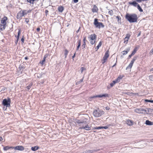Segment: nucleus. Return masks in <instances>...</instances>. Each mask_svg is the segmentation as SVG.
<instances>
[{"instance_id": "5701e85b", "label": "nucleus", "mask_w": 153, "mask_h": 153, "mask_svg": "<svg viewBox=\"0 0 153 153\" xmlns=\"http://www.w3.org/2000/svg\"><path fill=\"white\" fill-rule=\"evenodd\" d=\"M146 124L148 125H153L152 122L149 121V120H146Z\"/></svg>"}, {"instance_id": "79ce46f5", "label": "nucleus", "mask_w": 153, "mask_h": 153, "mask_svg": "<svg viewBox=\"0 0 153 153\" xmlns=\"http://www.w3.org/2000/svg\"><path fill=\"white\" fill-rule=\"evenodd\" d=\"M149 79L151 81H153V76H149Z\"/></svg>"}, {"instance_id": "6e6552de", "label": "nucleus", "mask_w": 153, "mask_h": 153, "mask_svg": "<svg viewBox=\"0 0 153 153\" xmlns=\"http://www.w3.org/2000/svg\"><path fill=\"white\" fill-rule=\"evenodd\" d=\"M79 129H85L86 130H91V128L88 126V124L85 126H82L79 127Z\"/></svg>"}, {"instance_id": "7c9ffc66", "label": "nucleus", "mask_w": 153, "mask_h": 153, "mask_svg": "<svg viewBox=\"0 0 153 153\" xmlns=\"http://www.w3.org/2000/svg\"><path fill=\"white\" fill-rule=\"evenodd\" d=\"M137 8L140 12H142L143 11V10L141 8L140 5L138 4L137 5Z\"/></svg>"}, {"instance_id": "3c124183", "label": "nucleus", "mask_w": 153, "mask_h": 153, "mask_svg": "<svg viewBox=\"0 0 153 153\" xmlns=\"http://www.w3.org/2000/svg\"><path fill=\"white\" fill-rule=\"evenodd\" d=\"M36 0H27V1L28 2H30V3H31V1H35Z\"/></svg>"}, {"instance_id": "de8ad7c7", "label": "nucleus", "mask_w": 153, "mask_h": 153, "mask_svg": "<svg viewBox=\"0 0 153 153\" xmlns=\"http://www.w3.org/2000/svg\"><path fill=\"white\" fill-rule=\"evenodd\" d=\"M102 44V42L101 41H100L99 43L98 46L100 47L101 46Z\"/></svg>"}, {"instance_id": "603ef678", "label": "nucleus", "mask_w": 153, "mask_h": 153, "mask_svg": "<svg viewBox=\"0 0 153 153\" xmlns=\"http://www.w3.org/2000/svg\"><path fill=\"white\" fill-rule=\"evenodd\" d=\"M105 109L107 110H109L110 109V108L108 106H107L105 107Z\"/></svg>"}, {"instance_id": "864d4df0", "label": "nucleus", "mask_w": 153, "mask_h": 153, "mask_svg": "<svg viewBox=\"0 0 153 153\" xmlns=\"http://www.w3.org/2000/svg\"><path fill=\"white\" fill-rule=\"evenodd\" d=\"M82 47L83 49H84L85 47V45L82 44Z\"/></svg>"}, {"instance_id": "e2e57ef3", "label": "nucleus", "mask_w": 153, "mask_h": 153, "mask_svg": "<svg viewBox=\"0 0 153 153\" xmlns=\"http://www.w3.org/2000/svg\"><path fill=\"white\" fill-rule=\"evenodd\" d=\"M141 32L140 31V32H139V34H138L137 36L139 37V36H140L141 35Z\"/></svg>"}, {"instance_id": "338daca9", "label": "nucleus", "mask_w": 153, "mask_h": 153, "mask_svg": "<svg viewBox=\"0 0 153 153\" xmlns=\"http://www.w3.org/2000/svg\"><path fill=\"white\" fill-rule=\"evenodd\" d=\"M108 128V127L107 126L103 127V128L106 129H107Z\"/></svg>"}, {"instance_id": "49530a36", "label": "nucleus", "mask_w": 153, "mask_h": 153, "mask_svg": "<svg viewBox=\"0 0 153 153\" xmlns=\"http://www.w3.org/2000/svg\"><path fill=\"white\" fill-rule=\"evenodd\" d=\"M25 22L27 23H28V22H29V19L28 18H25Z\"/></svg>"}, {"instance_id": "9b49d317", "label": "nucleus", "mask_w": 153, "mask_h": 153, "mask_svg": "<svg viewBox=\"0 0 153 153\" xmlns=\"http://www.w3.org/2000/svg\"><path fill=\"white\" fill-rule=\"evenodd\" d=\"M7 20V17L5 16L3 19L1 21V23L4 26H6V21Z\"/></svg>"}, {"instance_id": "7ed1b4c3", "label": "nucleus", "mask_w": 153, "mask_h": 153, "mask_svg": "<svg viewBox=\"0 0 153 153\" xmlns=\"http://www.w3.org/2000/svg\"><path fill=\"white\" fill-rule=\"evenodd\" d=\"M88 38L89 39V41L91 44L93 45L97 39V36L95 34H91L89 36Z\"/></svg>"}, {"instance_id": "cd10ccee", "label": "nucleus", "mask_w": 153, "mask_h": 153, "mask_svg": "<svg viewBox=\"0 0 153 153\" xmlns=\"http://www.w3.org/2000/svg\"><path fill=\"white\" fill-rule=\"evenodd\" d=\"M117 83V82L115 80L113 81L110 84L111 87H112Z\"/></svg>"}, {"instance_id": "bb28decb", "label": "nucleus", "mask_w": 153, "mask_h": 153, "mask_svg": "<svg viewBox=\"0 0 153 153\" xmlns=\"http://www.w3.org/2000/svg\"><path fill=\"white\" fill-rule=\"evenodd\" d=\"M58 11L61 12H62L64 10V8L62 6H59L58 8Z\"/></svg>"}, {"instance_id": "0eeeda50", "label": "nucleus", "mask_w": 153, "mask_h": 153, "mask_svg": "<svg viewBox=\"0 0 153 153\" xmlns=\"http://www.w3.org/2000/svg\"><path fill=\"white\" fill-rule=\"evenodd\" d=\"M134 111L138 114H144L145 113V111H146L145 109L142 108H136L134 110Z\"/></svg>"}, {"instance_id": "a18cd8bd", "label": "nucleus", "mask_w": 153, "mask_h": 153, "mask_svg": "<svg viewBox=\"0 0 153 153\" xmlns=\"http://www.w3.org/2000/svg\"><path fill=\"white\" fill-rule=\"evenodd\" d=\"M19 68L20 69V70H21L22 69H23L24 68V66H23L22 65V66L20 65L19 67Z\"/></svg>"}, {"instance_id": "680f3d73", "label": "nucleus", "mask_w": 153, "mask_h": 153, "mask_svg": "<svg viewBox=\"0 0 153 153\" xmlns=\"http://www.w3.org/2000/svg\"><path fill=\"white\" fill-rule=\"evenodd\" d=\"M3 140V139L2 137H1L0 136V141H2Z\"/></svg>"}, {"instance_id": "9d476101", "label": "nucleus", "mask_w": 153, "mask_h": 153, "mask_svg": "<svg viewBox=\"0 0 153 153\" xmlns=\"http://www.w3.org/2000/svg\"><path fill=\"white\" fill-rule=\"evenodd\" d=\"M23 16V15L22 14V11H21L17 13L16 17L18 19H21Z\"/></svg>"}, {"instance_id": "4d7b16f0", "label": "nucleus", "mask_w": 153, "mask_h": 153, "mask_svg": "<svg viewBox=\"0 0 153 153\" xmlns=\"http://www.w3.org/2000/svg\"><path fill=\"white\" fill-rule=\"evenodd\" d=\"M100 47L98 46H97L96 48H95V49H97L96 51H97L99 48Z\"/></svg>"}, {"instance_id": "6e6d98bb", "label": "nucleus", "mask_w": 153, "mask_h": 153, "mask_svg": "<svg viewBox=\"0 0 153 153\" xmlns=\"http://www.w3.org/2000/svg\"><path fill=\"white\" fill-rule=\"evenodd\" d=\"M21 40L22 41V42H23V43H24V39L23 38H22L21 39Z\"/></svg>"}, {"instance_id": "4be33fe9", "label": "nucleus", "mask_w": 153, "mask_h": 153, "mask_svg": "<svg viewBox=\"0 0 153 153\" xmlns=\"http://www.w3.org/2000/svg\"><path fill=\"white\" fill-rule=\"evenodd\" d=\"M82 120H85L86 121V123L85 124H84V123H81V125H79V126H86L87 124H88V123L87 122V119H85Z\"/></svg>"}, {"instance_id": "c03bdc74", "label": "nucleus", "mask_w": 153, "mask_h": 153, "mask_svg": "<svg viewBox=\"0 0 153 153\" xmlns=\"http://www.w3.org/2000/svg\"><path fill=\"white\" fill-rule=\"evenodd\" d=\"M116 18L118 20V22H119V21L120 19H121V18L119 16H117L116 17Z\"/></svg>"}, {"instance_id": "052dcab7", "label": "nucleus", "mask_w": 153, "mask_h": 153, "mask_svg": "<svg viewBox=\"0 0 153 153\" xmlns=\"http://www.w3.org/2000/svg\"><path fill=\"white\" fill-rule=\"evenodd\" d=\"M32 83H30V84L28 85V86H30L29 87L31 88V86H32Z\"/></svg>"}, {"instance_id": "2eb2a0df", "label": "nucleus", "mask_w": 153, "mask_h": 153, "mask_svg": "<svg viewBox=\"0 0 153 153\" xmlns=\"http://www.w3.org/2000/svg\"><path fill=\"white\" fill-rule=\"evenodd\" d=\"M126 124L129 126H131L133 125V122L130 120H127L126 121Z\"/></svg>"}, {"instance_id": "58836bf2", "label": "nucleus", "mask_w": 153, "mask_h": 153, "mask_svg": "<svg viewBox=\"0 0 153 153\" xmlns=\"http://www.w3.org/2000/svg\"><path fill=\"white\" fill-rule=\"evenodd\" d=\"M86 70V69L83 67H81V73H82L83 72V71L85 70Z\"/></svg>"}, {"instance_id": "5fc2aeb1", "label": "nucleus", "mask_w": 153, "mask_h": 153, "mask_svg": "<svg viewBox=\"0 0 153 153\" xmlns=\"http://www.w3.org/2000/svg\"><path fill=\"white\" fill-rule=\"evenodd\" d=\"M40 28L38 27L36 29V30L38 32H39L40 31Z\"/></svg>"}, {"instance_id": "f8f14e48", "label": "nucleus", "mask_w": 153, "mask_h": 153, "mask_svg": "<svg viewBox=\"0 0 153 153\" xmlns=\"http://www.w3.org/2000/svg\"><path fill=\"white\" fill-rule=\"evenodd\" d=\"M145 110L146 111H145V113L147 114H152L153 113V109L148 108L145 109Z\"/></svg>"}, {"instance_id": "39448f33", "label": "nucleus", "mask_w": 153, "mask_h": 153, "mask_svg": "<svg viewBox=\"0 0 153 153\" xmlns=\"http://www.w3.org/2000/svg\"><path fill=\"white\" fill-rule=\"evenodd\" d=\"M11 102L10 99L8 98L4 99L2 101V104L4 106H5L6 107H9L10 106V103Z\"/></svg>"}, {"instance_id": "f03ea898", "label": "nucleus", "mask_w": 153, "mask_h": 153, "mask_svg": "<svg viewBox=\"0 0 153 153\" xmlns=\"http://www.w3.org/2000/svg\"><path fill=\"white\" fill-rule=\"evenodd\" d=\"M104 112L102 110L98 108L94 110L93 112V114L95 117H99L103 114Z\"/></svg>"}, {"instance_id": "ea45409f", "label": "nucleus", "mask_w": 153, "mask_h": 153, "mask_svg": "<svg viewBox=\"0 0 153 153\" xmlns=\"http://www.w3.org/2000/svg\"><path fill=\"white\" fill-rule=\"evenodd\" d=\"M102 128H103V127L102 126L97 127L94 128V129H100Z\"/></svg>"}, {"instance_id": "4468645a", "label": "nucleus", "mask_w": 153, "mask_h": 153, "mask_svg": "<svg viewBox=\"0 0 153 153\" xmlns=\"http://www.w3.org/2000/svg\"><path fill=\"white\" fill-rule=\"evenodd\" d=\"M99 149H93L92 150H88L85 151V153H92L98 151Z\"/></svg>"}, {"instance_id": "13d9d810", "label": "nucleus", "mask_w": 153, "mask_h": 153, "mask_svg": "<svg viewBox=\"0 0 153 153\" xmlns=\"http://www.w3.org/2000/svg\"><path fill=\"white\" fill-rule=\"evenodd\" d=\"M32 83H30V84L28 85V86H30L29 87L31 88V86H32Z\"/></svg>"}, {"instance_id": "c756f323", "label": "nucleus", "mask_w": 153, "mask_h": 153, "mask_svg": "<svg viewBox=\"0 0 153 153\" xmlns=\"http://www.w3.org/2000/svg\"><path fill=\"white\" fill-rule=\"evenodd\" d=\"M10 148H13L12 147H10L8 146H6L4 147L3 149L4 151H7Z\"/></svg>"}, {"instance_id": "393cba45", "label": "nucleus", "mask_w": 153, "mask_h": 153, "mask_svg": "<svg viewBox=\"0 0 153 153\" xmlns=\"http://www.w3.org/2000/svg\"><path fill=\"white\" fill-rule=\"evenodd\" d=\"M47 56L45 55L43 58V60L40 62V63L42 64V65H43L44 62L45 61V59L47 57Z\"/></svg>"}, {"instance_id": "f704fd0d", "label": "nucleus", "mask_w": 153, "mask_h": 153, "mask_svg": "<svg viewBox=\"0 0 153 153\" xmlns=\"http://www.w3.org/2000/svg\"><path fill=\"white\" fill-rule=\"evenodd\" d=\"M137 59V56H134L132 60L131 61V62L134 63V62Z\"/></svg>"}, {"instance_id": "423d86ee", "label": "nucleus", "mask_w": 153, "mask_h": 153, "mask_svg": "<svg viewBox=\"0 0 153 153\" xmlns=\"http://www.w3.org/2000/svg\"><path fill=\"white\" fill-rule=\"evenodd\" d=\"M108 51H107L105 53L104 55L103 59L102 60V64H104L105 62L107 59L109 57V54Z\"/></svg>"}, {"instance_id": "a878e982", "label": "nucleus", "mask_w": 153, "mask_h": 153, "mask_svg": "<svg viewBox=\"0 0 153 153\" xmlns=\"http://www.w3.org/2000/svg\"><path fill=\"white\" fill-rule=\"evenodd\" d=\"M6 27L4 25H3L0 24V30H3L5 29Z\"/></svg>"}, {"instance_id": "c85d7f7f", "label": "nucleus", "mask_w": 153, "mask_h": 153, "mask_svg": "<svg viewBox=\"0 0 153 153\" xmlns=\"http://www.w3.org/2000/svg\"><path fill=\"white\" fill-rule=\"evenodd\" d=\"M22 14L23 15V16L25 15H26L27 13L29 12V11H27L26 10H24L22 11Z\"/></svg>"}, {"instance_id": "473e14b6", "label": "nucleus", "mask_w": 153, "mask_h": 153, "mask_svg": "<svg viewBox=\"0 0 153 153\" xmlns=\"http://www.w3.org/2000/svg\"><path fill=\"white\" fill-rule=\"evenodd\" d=\"M21 31L20 30H19V31L18 32V35H17V42H18V41L19 39V36L20 35L21 33Z\"/></svg>"}, {"instance_id": "2f4dec72", "label": "nucleus", "mask_w": 153, "mask_h": 153, "mask_svg": "<svg viewBox=\"0 0 153 153\" xmlns=\"http://www.w3.org/2000/svg\"><path fill=\"white\" fill-rule=\"evenodd\" d=\"M133 64V63L130 62V63L129 64L128 66L126 68V69H128V68H131Z\"/></svg>"}, {"instance_id": "69168bd1", "label": "nucleus", "mask_w": 153, "mask_h": 153, "mask_svg": "<svg viewBox=\"0 0 153 153\" xmlns=\"http://www.w3.org/2000/svg\"><path fill=\"white\" fill-rule=\"evenodd\" d=\"M86 37H84V39H83V42H85V41H86Z\"/></svg>"}, {"instance_id": "dca6fc26", "label": "nucleus", "mask_w": 153, "mask_h": 153, "mask_svg": "<svg viewBox=\"0 0 153 153\" xmlns=\"http://www.w3.org/2000/svg\"><path fill=\"white\" fill-rule=\"evenodd\" d=\"M130 50V48L128 47L126 48V51H124L122 52V53L123 54V55H125Z\"/></svg>"}, {"instance_id": "774afa93", "label": "nucleus", "mask_w": 153, "mask_h": 153, "mask_svg": "<svg viewBox=\"0 0 153 153\" xmlns=\"http://www.w3.org/2000/svg\"><path fill=\"white\" fill-rule=\"evenodd\" d=\"M133 55L131 54L130 55H129V56H128V58H130Z\"/></svg>"}, {"instance_id": "ddd939ff", "label": "nucleus", "mask_w": 153, "mask_h": 153, "mask_svg": "<svg viewBox=\"0 0 153 153\" xmlns=\"http://www.w3.org/2000/svg\"><path fill=\"white\" fill-rule=\"evenodd\" d=\"M16 150L22 151L24 149V147L22 146H17L15 147H13Z\"/></svg>"}, {"instance_id": "4c0bfd02", "label": "nucleus", "mask_w": 153, "mask_h": 153, "mask_svg": "<svg viewBox=\"0 0 153 153\" xmlns=\"http://www.w3.org/2000/svg\"><path fill=\"white\" fill-rule=\"evenodd\" d=\"M108 14L111 16H112L113 15L114 13L113 11L111 10L108 12Z\"/></svg>"}, {"instance_id": "1a4fd4ad", "label": "nucleus", "mask_w": 153, "mask_h": 153, "mask_svg": "<svg viewBox=\"0 0 153 153\" xmlns=\"http://www.w3.org/2000/svg\"><path fill=\"white\" fill-rule=\"evenodd\" d=\"M108 97V95L107 94L97 95L96 96H93L91 97L92 98L95 97Z\"/></svg>"}, {"instance_id": "37998d69", "label": "nucleus", "mask_w": 153, "mask_h": 153, "mask_svg": "<svg viewBox=\"0 0 153 153\" xmlns=\"http://www.w3.org/2000/svg\"><path fill=\"white\" fill-rule=\"evenodd\" d=\"M146 102H150L151 103H153V100H145Z\"/></svg>"}, {"instance_id": "a19ab883", "label": "nucleus", "mask_w": 153, "mask_h": 153, "mask_svg": "<svg viewBox=\"0 0 153 153\" xmlns=\"http://www.w3.org/2000/svg\"><path fill=\"white\" fill-rule=\"evenodd\" d=\"M126 36L125 38H127L129 39L131 36V35L129 34H127L126 35Z\"/></svg>"}, {"instance_id": "e433bc0d", "label": "nucleus", "mask_w": 153, "mask_h": 153, "mask_svg": "<svg viewBox=\"0 0 153 153\" xmlns=\"http://www.w3.org/2000/svg\"><path fill=\"white\" fill-rule=\"evenodd\" d=\"M68 51L67 50L65 49V58H66L67 57V56L68 54Z\"/></svg>"}, {"instance_id": "c9c22d12", "label": "nucleus", "mask_w": 153, "mask_h": 153, "mask_svg": "<svg viewBox=\"0 0 153 153\" xmlns=\"http://www.w3.org/2000/svg\"><path fill=\"white\" fill-rule=\"evenodd\" d=\"M128 39H129L127 38H124V43H126V44H127L128 43Z\"/></svg>"}, {"instance_id": "0e129e2a", "label": "nucleus", "mask_w": 153, "mask_h": 153, "mask_svg": "<svg viewBox=\"0 0 153 153\" xmlns=\"http://www.w3.org/2000/svg\"><path fill=\"white\" fill-rule=\"evenodd\" d=\"M78 0H74V3H77L78 2Z\"/></svg>"}, {"instance_id": "72a5a7b5", "label": "nucleus", "mask_w": 153, "mask_h": 153, "mask_svg": "<svg viewBox=\"0 0 153 153\" xmlns=\"http://www.w3.org/2000/svg\"><path fill=\"white\" fill-rule=\"evenodd\" d=\"M137 51V48H135L134 49V50H133V51H132L131 54L133 56L135 53Z\"/></svg>"}, {"instance_id": "aec40b11", "label": "nucleus", "mask_w": 153, "mask_h": 153, "mask_svg": "<svg viewBox=\"0 0 153 153\" xmlns=\"http://www.w3.org/2000/svg\"><path fill=\"white\" fill-rule=\"evenodd\" d=\"M97 9H98L97 7L96 6V5H94L92 9V11L93 12H97Z\"/></svg>"}, {"instance_id": "a211bd4d", "label": "nucleus", "mask_w": 153, "mask_h": 153, "mask_svg": "<svg viewBox=\"0 0 153 153\" xmlns=\"http://www.w3.org/2000/svg\"><path fill=\"white\" fill-rule=\"evenodd\" d=\"M129 3L130 4L132 5L134 7H136L137 5L138 4L135 1H133L132 2H129Z\"/></svg>"}, {"instance_id": "412c9836", "label": "nucleus", "mask_w": 153, "mask_h": 153, "mask_svg": "<svg viewBox=\"0 0 153 153\" xmlns=\"http://www.w3.org/2000/svg\"><path fill=\"white\" fill-rule=\"evenodd\" d=\"M81 40H79L78 41V45L76 48V51H77L79 50V48L81 46Z\"/></svg>"}, {"instance_id": "8fccbe9b", "label": "nucleus", "mask_w": 153, "mask_h": 153, "mask_svg": "<svg viewBox=\"0 0 153 153\" xmlns=\"http://www.w3.org/2000/svg\"><path fill=\"white\" fill-rule=\"evenodd\" d=\"M30 86H27V87H26V90L27 91H28L30 89V87H29Z\"/></svg>"}, {"instance_id": "b1692460", "label": "nucleus", "mask_w": 153, "mask_h": 153, "mask_svg": "<svg viewBox=\"0 0 153 153\" xmlns=\"http://www.w3.org/2000/svg\"><path fill=\"white\" fill-rule=\"evenodd\" d=\"M39 149V147L37 146L32 147L31 149L33 151H36L38 150Z\"/></svg>"}, {"instance_id": "6ab92c4d", "label": "nucleus", "mask_w": 153, "mask_h": 153, "mask_svg": "<svg viewBox=\"0 0 153 153\" xmlns=\"http://www.w3.org/2000/svg\"><path fill=\"white\" fill-rule=\"evenodd\" d=\"M123 76H119L115 80L117 82H120V80L123 77Z\"/></svg>"}, {"instance_id": "bf43d9fd", "label": "nucleus", "mask_w": 153, "mask_h": 153, "mask_svg": "<svg viewBox=\"0 0 153 153\" xmlns=\"http://www.w3.org/2000/svg\"><path fill=\"white\" fill-rule=\"evenodd\" d=\"M32 83H30V84L28 85V86H30L29 87L31 88V86H32Z\"/></svg>"}, {"instance_id": "20e7f679", "label": "nucleus", "mask_w": 153, "mask_h": 153, "mask_svg": "<svg viewBox=\"0 0 153 153\" xmlns=\"http://www.w3.org/2000/svg\"><path fill=\"white\" fill-rule=\"evenodd\" d=\"M98 19H94V24L95 25V27L98 28H100L101 27H103L104 26L103 25L102 23L99 22L98 21Z\"/></svg>"}, {"instance_id": "f257e3e1", "label": "nucleus", "mask_w": 153, "mask_h": 153, "mask_svg": "<svg viewBox=\"0 0 153 153\" xmlns=\"http://www.w3.org/2000/svg\"><path fill=\"white\" fill-rule=\"evenodd\" d=\"M126 18L130 23L137 22L138 19L137 15L135 14H128L127 13Z\"/></svg>"}, {"instance_id": "09e8293b", "label": "nucleus", "mask_w": 153, "mask_h": 153, "mask_svg": "<svg viewBox=\"0 0 153 153\" xmlns=\"http://www.w3.org/2000/svg\"><path fill=\"white\" fill-rule=\"evenodd\" d=\"M150 53L151 54H153V48H152V49L150 51Z\"/></svg>"}, {"instance_id": "f3484780", "label": "nucleus", "mask_w": 153, "mask_h": 153, "mask_svg": "<svg viewBox=\"0 0 153 153\" xmlns=\"http://www.w3.org/2000/svg\"><path fill=\"white\" fill-rule=\"evenodd\" d=\"M76 123L79 124V125H81V123H84V124H85L86 123V121L85 120H77L76 121Z\"/></svg>"}]
</instances>
